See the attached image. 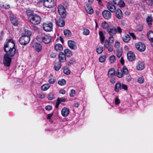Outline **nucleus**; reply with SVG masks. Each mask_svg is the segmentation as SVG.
<instances>
[{
  "label": "nucleus",
  "instance_id": "1",
  "mask_svg": "<svg viewBox=\"0 0 153 153\" xmlns=\"http://www.w3.org/2000/svg\"><path fill=\"white\" fill-rule=\"evenodd\" d=\"M7 41L4 44V50L7 53L9 54V56H13L16 52L14 41L11 39H8Z\"/></svg>",
  "mask_w": 153,
  "mask_h": 153
},
{
  "label": "nucleus",
  "instance_id": "2",
  "mask_svg": "<svg viewBox=\"0 0 153 153\" xmlns=\"http://www.w3.org/2000/svg\"><path fill=\"white\" fill-rule=\"evenodd\" d=\"M28 19L30 22L34 25L39 24L41 21L40 17L37 14L31 13L28 14Z\"/></svg>",
  "mask_w": 153,
  "mask_h": 153
},
{
  "label": "nucleus",
  "instance_id": "3",
  "mask_svg": "<svg viewBox=\"0 0 153 153\" xmlns=\"http://www.w3.org/2000/svg\"><path fill=\"white\" fill-rule=\"evenodd\" d=\"M8 53L4 54L3 57V63L5 66L9 67L10 65L11 58Z\"/></svg>",
  "mask_w": 153,
  "mask_h": 153
},
{
  "label": "nucleus",
  "instance_id": "4",
  "mask_svg": "<svg viewBox=\"0 0 153 153\" xmlns=\"http://www.w3.org/2000/svg\"><path fill=\"white\" fill-rule=\"evenodd\" d=\"M40 38L44 43L47 44L50 42L51 37L49 35L42 33Z\"/></svg>",
  "mask_w": 153,
  "mask_h": 153
},
{
  "label": "nucleus",
  "instance_id": "5",
  "mask_svg": "<svg viewBox=\"0 0 153 153\" xmlns=\"http://www.w3.org/2000/svg\"><path fill=\"white\" fill-rule=\"evenodd\" d=\"M58 11L59 15L62 17L64 18L66 16V11L64 7L62 5H59L58 7Z\"/></svg>",
  "mask_w": 153,
  "mask_h": 153
},
{
  "label": "nucleus",
  "instance_id": "6",
  "mask_svg": "<svg viewBox=\"0 0 153 153\" xmlns=\"http://www.w3.org/2000/svg\"><path fill=\"white\" fill-rule=\"evenodd\" d=\"M30 40V37H25L22 36L19 39V42L21 45H25L29 42Z\"/></svg>",
  "mask_w": 153,
  "mask_h": 153
},
{
  "label": "nucleus",
  "instance_id": "7",
  "mask_svg": "<svg viewBox=\"0 0 153 153\" xmlns=\"http://www.w3.org/2000/svg\"><path fill=\"white\" fill-rule=\"evenodd\" d=\"M108 76L111 78H112L114 77L115 76V69L114 68H111L109 70ZM110 81L112 83L114 84L115 83V80L114 78L111 79Z\"/></svg>",
  "mask_w": 153,
  "mask_h": 153
},
{
  "label": "nucleus",
  "instance_id": "8",
  "mask_svg": "<svg viewBox=\"0 0 153 153\" xmlns=\"http://www.w3.org/2000/svg\"><path fill=\"white\" fill-rule=\"evenodd\" d=\"M114 1L113 0L112 1H109L107 3V6L108 10L112 12H115Z\"/></svg>",
  "mask_w": 153,
  "mask_h": 153
},
{
  "label": "nucleus",
  "instance_id": "9",
  "mask_svg": "<svg viewBox=\"0 0 153 153\" xmlns=\"http://www.w3.org/2000/svg\"><path fill=\"white\" fill-rule=\"evenodd\" d=\"M135 47L140 52L144 51L146 49L145 45L141 42H139L136 44Z\"/></svg>",
  "mask_w": 153,
  "mask_h": 153
},
{
  "label": "nucleus",
  "instance_id": "10",
  "mask_svg": "<svg viewBox=\"0 0 153 153\" xmlns=\"http://www.w3.org/2000/svg\"><path fill=\"white\" fill-rule=\"evenodd\" d=\"M43 27L46 31H51L53 29V24L51 23L43 24Z\"/></svg>",
  "mask_w": 153,
  "mask_h": 153
},
{
  "label": "nucleus",
  "instance_id": "11",
  "mask_svg": "<svg viewBox=\"0 0 153 153\" xmlns=\"http://www.w3.org/2000/svg\"><path fill=\"white\" fill-rule=\"evenodd\" d=\"M44 5L47 8H51L53 7L54 3V0H44Z\"/></svg>",
  "mask_w": 153,
  "mask_h": 153
},
{
  "label": "nucleus",
  "instance_id": "12",
  "mask_svg": "<svg viewBox=\"0 0 153 153\" xmlns=\"http://www.w3.org/2000/svg\"><path fill=\"white\" fill-rule=\"evenodd\" d=\"M68 47L72 50H76L77 48V44L74 41L69 40L68 42Z\"/></svg>",
  "mask_w": 153,
  "mask_h": 153
},
{
  "label": "nucleus",
  "instance_id": "13",
  "mask_svg": "<svg viewBox=\"0 0 153 153\" xmlns=\"http://www.w3.org/2000/svg\"><path fill=\"white\" fill-rule=\"evenodd\" d=\"M102 15L104 18L106 19H108L111 17V14L108 10H105L102 12Z\"/></svg>",
  "mask_w": 153,
  "mask_h": 153
},
{
  "label": "nucleus",
  "instance_id": "14",
  "mask_svg": "<svg viewBox=\"0 0 153 153\" xmlns=\"http://www.w3.org/2000/svg\"><path fill=\"white\" fill-rule=\"evenodd\" d=\"M59 62H64L66 61V57L65 55L63 52H60L59 56Z\"/></svg>",
  "mask_w": 153,
  "mask_h": 153
},
{
  "label": "nucleus",
  "instance_id": "15",
  "mask_svg": "<svg viewBox=\"0 0 153 153\" xmlns=\"http://www.w3.org/2000/svg\"><path fill=\"white\" fill-rule=\"evenodd\" d=\"M10 20L12 24L15 26L18 25L19 22L16 17L13 15H12L10 16Z\"/></svg>",
  "mask_w": 153,
  "mask_h": 153
},
{
  "label": "nucleus",
  "instance_id": "16",
  "mask_svg": "<svg viewBox=\"0 0 153 153\" xmlns=\"http://www.w3.org/2000/svg\"><path fill=\"white\" fill-rule=\"evenodd\" d=\"M70 112L69 108L64 107L61 110L62 115L64 117L67 116L69 114Z\"/></svg>",
  "mask_w": 153,
  "mask_h": 153
},
{
  "label": "nucleus",
  "instance_id": "17",
  "mask_svg": "<svg viewBox=\"0 0 153 153\" xmlns=\"http://www.w3.org/2000/svg\"><path fill=\"white\" fill-rule=\"evenodd\" d=\"M127 56L128 59L130 61H133L135 59L134 54L132 52H128L127 53Z\"/></svg>",
  "mask_w": 153,
  "mask_h": 153
},
{
  "label": "nucleus",
  "instance_id": "18",
  "mask_svg": "<svg viewBox=\"0 0 153 153\" xmlns=\"http://www.w3.org/2000/svg\"><path fill=\"white\" fill-rule=\"evenodd\" d=\"M115 16L119 19H121L123 18V14L121 10L118 9L116 10L115 12Z\"/></svg>",
  "mask_w": 153,
  "mask_h": 153
},
{
  "label": "nucleus",
  "instance_id": "19",
  "mask_svg": "<svg viewBox=\"0 0 153 153\" xmlns=\"http://www.w3.org/2000/svg\"><path fill=\"white\" fill-rule=\"evenodd\" d=\"M108 31L110 36H113L115 34V27H114L109 26L108 28Z\"/></svg>",
  "mask_w": 153,
  "mask_h": 153
},
{
  "label": "nucleus",
  "instance_id": "20",
  "mask_svg": "<svg viewBox=\"0 0 153 153\" xmlns=\"http://www.w3.org/2000/svg\"><path fill=\"white\" fill-rule=\"evenodd\" d=\"M145 68V64L143 62H139L137 64V69L139 70H142Z\"/></svg>",
  "mask_w": 153,
  "mask_h": 153
},
{
  "label": "nucleus",
  "instance_id": "21",
  "mask_svg": "<svg viewBox=\"0 0 153 153\" xmlns=\"http://www.w3.org/2000/svg\"><path fill=\"white\" fill-rule=\"evenodd\" d=\"M56 22L58 26L60 27H63L65 24V21L63 19H59L56 21Z\"/></svg>",
  "mask_w": 153,
  "mask_h": 153
},
{
  "label": "nucleus",
  "instance_id": "22",
  "mask_svg": "<svg viewBox=\"0 0 153 153\" xmlns=\"http://www.w3.org/2000/svg\"><path fill=\"white\" fill-rule=\"evenodd\" d=\"M85 9L87 12L89 14H92L93 13L92 8L89 5L86 4L85 7Z\"/></svg>",
  "mask_w": 153,
  "mask_h": 153
},
{
  "label": "nucleus",
  "instance_id": "23",
  "mask_svg": "<svg viewBox=\"0 0 153 153\" xmlns=\"http://www.w3.org/2000/svg\"><path fill=\"white\" fill-rule=\"evenodd\" d=\"M115 4L119 5L120 7H124L125 6V3L122 0H115Z\"/></svg>",
  "mask_w": 153,
  "mask_h": 153
},
{
  "label": "nucleus",
  "instance_id": "24",
  "mask_svg": "<svg viewBox=\"0 0 153 153\" xmlns=\"http://www.w3.org/2000/svg\"><path fill=\"white\" fill-rule=\"evenodd\" d=\"M146 22L149 27H151L152 25V17L151 16H149L147 17L146 19Z\"/></svg>",
  "mask_w": 153,
  "mask_h": 153
},
{
  "label": "nucleus",
  "instance_id": "25",
  "mask_svg": "<svg viewBox=\"0 0 153 153\" xmlns=\"http://www.w3.org/2000/svg\"><path fill=\"white\" fill-rule=\"evenodd\" d=\"M55 48L56 51H60L63 50V47L61 44H57L55 45Z\"/></svg>",
  "mask_w": 153,
  "mask_h": 153
},
{
  "label": "nucleus",
  "instance_id": "26",
  "mask_svg": "<svg viewBox=\"0 0 153 153\" xmlns=\"http://www.w3.org/2000/svg\"><path fill=\"white\" fill-rule=\"evenodd\" d=\"M64 53L65 56L66 55L67 57H70L72 55V52L68 49H65L64 50Z\"/></svg>",
  "mask_w": 153,
  "mask_h": 153
},
{
  "label": "nucleus",
  "instance_id": "27",
  "mask_svg": "<svg viewBox=\"0 0 153 153\" xmlns=\"http://www.w3.org/2000/svg\"><path fill=\"white\" fill-rule=\"evenodd\" d=\"M99 34L100 35V39L101 41L102 44H103L105 40V37L104 36L103 33L101 31L99 32Z\"/></svg>",
  "mask_w": 153,
  "mask_h": 153
},
{
  "label": "nucleus",
  "instance_id": "28",
  "mask_svg": "<svg viewBox=\"0 0 153 153\" xmlns=\"http://www.w3.org/2000/svg\"><path fill=\"white\" fill-rule=\"evenodd\" d=\"M131 39V37L128 34H126L123 38V40L126 42H128Z\"/></svg>",
  "mask_w": 153,
  "mask_h": 153
},
{
  "label": "nucleus",
  "instance_id": "29",
  "mask_svg": "<svg viewBox=\"0 0 153 153\" xmlns=\"http://www.w3.org/2000/svg\"><path fill=\"white\" fill-rule=\"evenodd\" d=\"M147 36L151 42L153 41V32L149 31L147 33Z\"/></svg>",
  "mask_w": 153,
  "mask_h": 153
},
{
  "label": "nucleus",
  "instance_id": "30",
  "mask_svg": "<svg viewBox=\"0 0 153 153\" xmlns=\"http://www.w3.org/2000/svg\"><path fill=\"white\" fill-rule=\"evenodd\" d=\"M122 70L121 69H118L117 71V75L119 78H121L123 76V74L122 73Z\"/></svg>",
  "mask_w": 153,
  "mask_h": 153
},
{
  "label": "nucleus",
  "instance_id": "31",
  "mask_svg": "<svg viewBox=\"0 0 153 153\" xmlns=\"http://www.w3.org/2000/svg\"><path fill=\"white\" fill-rule=\"evenodd\" d=\"M35 48L37 52H39L42 49V46L40 44L36 43L35 44Z\"/></svg>",
  "mask_w": 153,
  "mask_h": 153
},
{
  "label": "nucleus",
  "instance_id": "32",
  "mask_svg": "<svg viewBox=\"0 0 153 153\" xmlns=\"http://www.w3.org/2000/svg\"><path fill=\"white\" fill-rule=\"evenodd\" d=\"M50 87L49 84H47L43 85L41 87L42 90L45 91L47 90Z\"/></svg>",
  "mask_w": 153,
  "mask_h": 153
},
{
  "label": "nucleus",
  "instance_id": "33",
  "mask_svg": "<svg viewBox=\"0 0 153 153\" xmlns=\"http://www.w3.org/2000/svg\"><path fill=\"white\" fill-rule=\"evenodd\" d=\"M61 66V63L59 62H57L55 64L54 69L56 71H58L60 69Z\"/></svg>",
  "mask_w": 153,
  "mask_h": 153
},
{
  "label": "nucleus",
  "instance_id": "34",
  "mask_svg": "<svg viewBox=\"0 0 153 153\" xmlns=\"http://www.w3.org/2000/svg\"><path fill=\"white\" fill-rule=\"evenodd\" d=\"M31 35V32L29 30H27L25 31V32L22 34V36H24L25 37H30Z\"/></svg>",
  "mask_w": 153,
  "mask_h": 153
},
{
  "label": "nucleus",
  "instance_id": "35",
  "mask_svg": "<svg viewBox=\"0 0 153 153\" xmlns=\"http://www.w3.org/2000/svg\"><path fill=\"white\" fill-rule=\"evenodd\" d=\"M121 88V84L120 82H118L115 85V91L118 92Z\"/></svg>",
  "mask_w": 153,
  "mask_h": 153
},
{
  "label": "nucleus",
  "instance_id": "36",
  "mask_svg": "<svg viewBox=\"0 0 153 153\" xmlns=\"http://www.w3.org/2000/svg\"><path fill=\"white\" fill-rule=\"evenodd\" d=\"M56 79L54 77H50L48 80V82L50 84H53L55 83Z\"/></svg>",
  "mask_w": 153,
  "mask_h": 153
},
{
  "label": "nucleus",
  "instance_id": "37",
  "mask_svg": "<svg viewBox=\"0 0 153 153\" xmlns=\"http://www.w3.org/2000/svg\"><path fill=\"white\" fill-rule=\"evenodd\" d=\"M64 33L65 35L67 37L70 36L71 34V32L68 30H64Z\"/></svg>",
  "mask_w": 153,
  "mask_h": 153
},
{
  "label": "nucleus",
  "instance_id": "38",
  "mask_svg": "<svg viewBox=\"0 0 153 153\" xmlns=\"http://www.w3.org/2000/svg\"><path fill=\"white\" fill-rule=\"evenodd\" d=\"M58 84L60 85H63L65 84L66 81L64 79H61L58 81Z\"/></svg>",
  "mask_w": 153,
  "mask_h": 153
},
{
  "label": "nucleus",
  "instance_id": "39",
  "mask_svg": "<svg viewBox=\"0 0 153 153\" xmlns=\"http://www.w3.org/2000/svg\"><path fill=\"white\" fill-rule=\"evenodd\" d=\"M109 61L111 64L114 63L115 62V56L114 55H112L109 57Z\"/></svg>",
  "mask_w": 153,
  "mask_h": 153
},
{
  "label": "nucleus",
  "instance_id": "40",
  "mask_svg": "<svg viewBox=\"0 0 153 153\" xmlns=\"http://www.w3.org/2000/svg\"><path fill=\"white\" fill-rule=\"evenodd\" d=\"M138 82L140 84L143 83L144 81L143 76H140L138 77L137 80Z\"/></svg>",
  "mask_w": 153,
  "mask_h": 153
},
{
  "label": "nucleus",
  "instance_id": "41",
  "mask_svg": "<svg viewBox=\"0 0 153 153\" xmlns=\"http://www.w3.org/2000/svg\"><path fill=\"white\" fill-rule=\"evenodd\" d=\"M122 72L125 75H127L128 73V71L127 68L125 66H123L122 68Z\"/></svg>",
  "mask_w": 153,
  "mask_h": 153
},
{
  "label": "nucleus",
  "instance_id": "42",
  "mask_svg": "<svg viewBox=\"0 0 153 153\" xmlns=\"http://www.w3.org/2000/svg\"><path fill=\"white\" fill-rule=\"evenodd\" d=\"M102 27L104 29H106L109 27L108 24L105 22L102 23Z\"/></svg>",
  "mask_w": 153,
  "mask_h": 153
},
{
  "label": "nucleus",
  "instance_id": "43",
  "mask_svg": "<svg viewBox=\"0 0 153 153\" xmlns=\"http://www.w3.org/2000/svg\"><path fill=\"white\" fill-rule=\"evenodd\" d=\"M90 31L89 30L87 29L84 28L83 29V34L85 35H88L89 34Z\"/></svg>",
  "mask_w": 153,
  "mask_h": 153
},
{
  "label": "nucleus",
  "instance_id": "44",
  "mask_svg": "<svg viewBox=\"0 0 153 153\" xmlns=\"http://www.w3.org/2000/svg\"><path fill=\"white\" fill-rule=\"evenodd\" d=\"M122 50L121 49H120L117 50V56L118 58H120L122 55Z\"/></svg>",
  "mask_w": 153,
  "mask_h": 153
},
{
  "label": "nucleus",
  "instance_id": "45",
  "mask_svg": "<svg viewBox=\"0 0 153 153\" xmlns=\"http://www.w3.org/2000/svg\"><path fill=\"white\" fill-rule=\"evenodd\" d=\"M97 52L99 54L101 53L103 51L102 47L98 48L97 49Z\"/></svg>",
  "mask_w": 153,
  "mask_h": 153
},
{
  "label": "nucleus",
  "instance_id": "46",
  "mask_svg": "<svg viewBox=\"0 0 153 153\" xmlns=\"http://www.w3.org/2000/svg\"><path fill=\"white\" fill-rule=\"evenodd\" d=\"M105 57L103 56L100 57L99 59V61L101 62H104L105 61Z\"/></svg>",
  "mask_w": 153,
  "mask_h": 153
},
{
  "label": "nucleus",
  "instance_id": "47",
  "mask_svg": "<svg viewBox=\"0 0 153 153\" xmlns=\"http://www.w3.org/2000/svg\"><path fill=\"white\" fill-rule=\"evenodd\" d=\"M75 91L73 90L72 89L71 90V93L70 94V96L71 97H73L75 96Z\"/></svg>",
  "mask_w": 153,
  "mask_h": 153
},
{
  "label": "nucleus",
  "instance_id": "48",
  "mask_svg": "<svg viewBox=\"0 0 153 153\" xmlns=\"http://www.w3.org/2000/svg\"><path fill=\"white\" fill-rule=\"evenodd\" d=\"M116 32H117L120 33H121L122 32V30L120 27H117V29H115Z\"/></svg>",
  "mask_w": 153,
  "mask_h": 153
},
{
  "label": "nucleus",
  "instance_id": "49",
  "mask_svg": "<svg viewBox=\"0 0 153 153\" xmlns=\"http://www.w3.org/2000/svg\"><path fill=\"white\" fill-rule=\"evenodd\" d=\"M66 100L65 98L64 97H61L60 98H58L57 101L59 102L60 103L61 102H63L65 101Z\"/></svg>",
  "mask_w": 153,
  "mask_h": 153
},
{
  "label": "nucleus",
  "instance_id": "50",
  "mask_svg": "<svg viewBox=\"0 0 153 153\" xmlns=\"http://www.w3.org/2000/svg\"><path fill=\"white\" fill-rule=\"evenodd\" d=\"M64 72L65 74H67L69 75L70 73V72L69 70L67 68H65L64 70Z\"/></svg>",
  "mask_w": 153,
  "mask_h": 153
},
{
  "label": "nucleus",
  "instance_id": "51",
  "mask_svg": "<svg viewBox=\"0 0 153 153\" xmlns=\"http://www.w3.org/2000/svg\"><path fill=\"white\" fill-rule=\"evenodd\" d=\"M48 99L50 100H52L53 99V94L50 93L49 94L48 97Z\"/></svg>",
  "mask_w": 153,
  "mask_h": 153
},
{
  "label": "nucleus",
  "instance_id": "52",
  "mask_svg": "<svg viewBox=\"0 0 153 153\" xmlns=\"http://www.w3.org/2000/svg\"><path fill=\"white\" fill-rule=\"evenodd\" d=\"M109 42L110 43H112L114 42V38L113 36H111L109 38Z\"/></svg>",
  "mask_w": 153,
  "mask_h": 153
},
{
  "label": "nucleus",
  "instance_id": "53",
  "mask_svg": "<svg viewBox=\"0 0 153 153\" xmlns=\"http://www.w3.org/2000/svg\"><path fill=\"white\" fill-rule=\"evenodd\" d=\"M56 56V53L53 52H51L50 53L51 57L52 58H55Z\"/></svg>",
  "mask_w": 153,
  "mask_h": 153
},
{
  "label": "nucleus",
  "instance_id": "54",
  "mask_svg": "<svg viewBox=\"0 0 153 153\" xmlns=\"http://www.w3.org/2000/svg\"><path fill=\"white\" fill-rule=\"evenodd\" d=\"M131 79L132 78L130 75H128L126 77V80L128 82H130L131 80Z\"/></svg>",
  "mask_w": 153,
  "mask_h": 153
},
{
  "label": "nucleus",
  "instance_id": "55",
  "mask_svg": "<svg viewBox=\"0 0 153 153\" xmlns=\"http://www.w3.org/2000/svg\"><path fill=\"white\" fill-rule=\"evenodd\" d=\"M75 62L74 60H72L68 62V66H71V65L73 64Z\"/></svg>",
  "mask_w": 153,
  "mask_h": 153
},
{
  "label": "nucleus",
  "instance_id": "56",
  "mask_svg": "<svg viewBox=\"0 0 153 153\" xmlns=\"http://www.w3.org/2000/svg\"><path fill=\"white\" fill-rule=\"evenodd\" d=\"M120 101L118 98L117 97L115 98V105H118L120 104Z\"/></svg>",
  "mask_w": 153,
  "mask_h": 153
},
{
  "label": "nucleus",
  "instance_id": "57",
  "mask_svg": "<svg viewBox=\"0 0 153 153\" xmlns=\"http://www.w3.org/2000/svg\"><path fill=\"white\" fill-rule=\"evenodd\" d=\"M121 88L125 90H127L128 88V87L127 85L124 84H123L122 85H121Z\"/></svg>",
  "mask_w": 153,
  "mask_h": 153
},
{
  "label": "nucleus",
  "instance_id": "58",
  "mask_svg": "<svg viewBox=\"0 0 153 153\" xmlns=\"http://www.w3.org/2000/svg\"><path fill=\"white\" fill-rule=\"evenodd\" d=\"M129 34L130 36L132 37L134 39H136V37L133 33H129Z\"/></svg>",
  "mask_w": 153,
  "mask_h": 153
},
{
  "label": "nucleus",
  "instance_id": "59",
  "mask_svg": "<svg viewBox=\"0 0 153 153\" xmlns=\"http://www.w3.org/2000/svg\"><path fill=\"white\" fill-rule=\"evenodd\" d=\"M110 42L108 41H105V46L106 48H108V47L109 46V43Z\"/></svg>",
  "mask_w": 153,
  "mask_h": 153
},
{
  "label": "nucleus",
  "instance_id": "60",
  "mask_svg": "<svg viewBox=\"0 0 153 153\" xmlns=\"http://www.w3.org/2000/svg\"><path fill=\"white\" fill-rule=\"evenodd\" d=\"M52 108V107L50 105H47L45 107V109L47 111L51 110Z\"/></svg>",
  "mask_w": 153,
  "mask_h": 153
},
{
  "label": "nucleus",
  "instance_id": "61",
  "mask_svg": "<svg viewBox=\"0 0 153 153\" xmlns=\"http://www.w3.org/2000/svg\"><path fill=\"white\" fill-rule=\"evenodd\" d=\"M120 46V43L119 42H115V48H118Z\"/></svg>",
  "mask_w": 153,
  "mask_h": 153
},
{
  "label": "nucleus",
  "instance_id": "62",
  "mask_svg": "<svg viewBox=\"0 0 153 153\" xmlns=\"http://www.w3.org/2000/svg\"><path fill=\"white\" fill-rule=\"evenodd\" d=\"M53 113H51L50 114H49L47 116V119L48 120H50L51 119V117L53 115Z\"/></svg>",
  "mask_w": 153,
  "mask_h": 153
},
{
  "label": "nucleus",
  "instance_id": "63",
  "mask_svg": "<svg viewBox=\"0 0 153 153\" xmlns=\"http://www.w3.org/2000/svg\"><path fill=\"white\" fill-rule=\"evenodd\" d=\"M45 97V94L43 93H41L39 94V97L41 99L44 98Z\"/></svg>",
  "mask_w": 153,
  "mask_h": 153
},
{
  "label": "nucleus",
  "instance_id": "64",
  "mask_svg": "<svg viewBox=\"0 0 153 153\" xmlns=\"http://www.w3.org/2000/svg\"><path fill=\"white\" fill-rule=\"evenodd\" d=\"M3 7L5 9H8L10 7V5L9 4L4 5H3Z\"/></svg>",
  "mask_w": 153,
  "mask_h": 153
}]
</instances>
